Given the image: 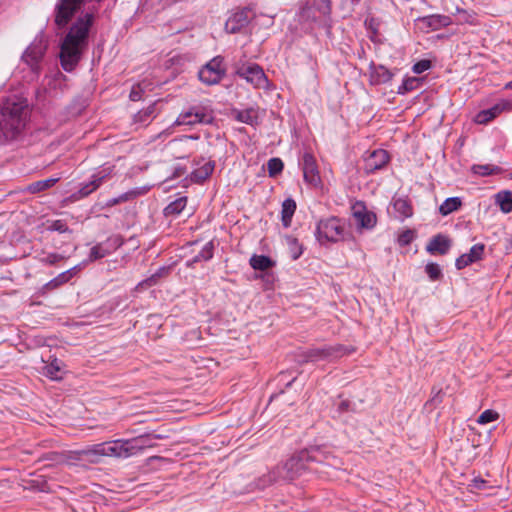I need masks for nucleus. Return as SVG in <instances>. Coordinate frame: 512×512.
I'll list each match as a JSON object with an SVG mask.
<instances>
[{
    "label": "nucleus",
    "mask_w": 512,
    "mask_h": 512,
    "mask_svg": "<svg viewBox=\"0 0 512 512\" xmlns=\"http://www.w3.org/2000/svg\"><path fill=\"white\" fill-rule=\"evenodd\" d=\"M474 259H472L469 255V253L462 254L460 257L456 259V267L457 269H463L469 264L474 263Z\"/></svg>",
    "instance_id": "obj_43"
},
{
    "label": "nucleus",
    "mask_w": 512,
    "mask_h": 512,
    "mask_svg": "<svg viewBox=\"0 0 512 512\" xmlns=\"http://www.w3.org/2000/svg\"><path fill=\"white\" fill-rule=\"evenodd\" d=\"M28 106L22 102H7L0 112V131L6 140H12L25 128Z\"/></svg>",
    "instance_id": "obj_2"
},
{
    "label": "nucleus",
    "mask_w": 512,
    "mask_h": 512,
    "mask_svg": "<svg viewBox=\"0 0 512 512\" xmlns=\"http://www.w3.org/2000/svg\"><path fill=\"white\" fill-rule=\"evenodd\" d=\"M153 438H155V439H162L163 437L161 435H153Z\"/></svg>",
    "instance_id": "obj_59"
},
{
    "label": "nucleus",
    "mask_w": 512,
    "mask_h": 512,
    "mask_svg": "<svg viewBox=\"0 0 512 512\" xmlns=\"http://www.w3.org/2000/svg\"><path fill=\"white\" fill-rule=\"evenodd\" d=\"M81 460H84V456L82 455L81 450L70 451L65 457V461L69 464H73L74 462Z\"/></svg>",
    "instance_id": "obj_46"
},
{
    "label": "nucleus",
    "mask_w": 512,
    "mask_h": 512,
    "mask_svg": "<svg viewBox=\"0 0 512 512\" xmlns=\"http://www.w3.org/2000/svg\"><path fill=\"white\" fill-rule=\"evenodd\" d=\"M225 68L223 66V58L220 56L214 57L209 61L200 71L199 79L207 84L214 85L220 82L225 75Z\"/></svg>",
    "instance_id": "obj_7"
},
{
    "label": "nucleus",
    "mask_w": 512,
    "mask_h": 512,
    "mask_svg": "<svg viewBox=\"0 0 512 512\" xmlns=\"http://www.w3.org/2000/svg\"><path fill=\"white\" fill-rule=\"evenodd\" d=\"M50 228L61 233L68 231L67 225L62 220L53 221Z\"/></svg>",
    "instance_id": "obj_49"
},
{
    "label": "nucleus",
    "mask_w": 512,
    "mask_h": 512,
    "mask_svg": "<svg viewBox=\"0 0 512 512\" xmlns=\"http://www.w3.org/2000/svg\"><path fill=\"white\" fill-rule=\"evenodd\" d=\"M485 484H486V481L483 479L475 478L473 480V487L476 489H482L485 486Z\"/></svg>",
    "instance_id": "obj_53"
},
{
    "label": "nucleus",
    "mask_w": 512,
    "mask_h": 512,
    "mask_svg": "<svg viewBox=\"0 0 512 512\" xmlns=\"http://www.w3.org/2000/svg\"><path fill=\"white\" fill-rule=\"evenodd\" d=\"M431 67V62L429 60H420L413 66V72L416 74H421L428 70Z\"/></svg>",
    "instance_id": "obj_45"
},
{
    "label": "nucleus",
    "mask_w": 512,
    "mask_h": 512,
    "mask_svg": "<svg viewBox=\"0 0 512 512\" xmlns=\"http://www.w3.org/2000/svg\"><path fill=\"white\" fill-rule=\"evenodd\" d=\"M445 10L450 13L452 16L456 17L463 9L460 8L454 2L447 3Z\"/></svg>",
    "instance_id": "obj_50"
},
{
    "label": "nucleus",
    "mask_w": 512,
    "mask_h": 512,
    "mask_svg": "<svg viewBox=\"0 0 512 512\" xmlns=\"http://www.w3.org/2000/svg\"><path fill=\"white\" fill-rule=\"evenodd\" d=\"M412 238H413L412 232L406 231L399 236L398 241L401 245H407L411 242Z\"/></svg>",
    "instance_id": "obj_51"
},
{
    "label": "nucleus",
    "mask_w": 512,
    "mask_h": 512,
    "mask_svg": "<svg viewBox=\"0 0 512 512\" xmlns=\"http://www.w3.org/2000/svg\"><path fill=\"white\" fill-rule=\"evenodd\" d=\"M325 3V7L323 9V14H329L330 13V1L329 0H322Z\"/></svg>",
    "instance_id": "obj_55"
},
{
    "label": "nucleus",
    "mask_w": 512,
    "mask_h": 512,
    "mask_svg": "<svg viewBox=\"0 0 512 512\" xmlns=\"http://www.w3.org/2000/svg\"><path fill=\"white\" fill-rule=\"evenodd\" d=\"M143 89L141 87V84H136L132 87L130 91L129 98L132 101H139L141 99Z\"/></svg>",
    "instance_id": "obj_47"
},
{
    "label": "nucleus",
    "mask_w": 512,
    "mask_h": 512,
    "mask_svg": "<svg viewBox=\"0 0 512 512\" xmlns=\"http://www.w3.org/2000/svg\"><path fill=\"white\" fill-rule=\"evenodd\" d=\"M140 194H141V192L140 191H136V190L126 192V193L122 194L121 196H119L118 198H114V199L110 200L108 202V205L113 206V205H116L118 203L134 199L135 197H137Z\"/></svg>",
    "instance_id": "obj_37"
},
{
    "label": "nucleus",
    "mask_w": 512,
    "mask_h": 512,
    "mask_svg": "<svg viewBox=\"0 0 512 512\" xmlns=\"http://www.w3.org/2000/svg\"><path fill=\"white\" fill-rule=\"evenodd\" d=\"M93 22V15L86 14L79 18L70 28L61 43L60 60L65 71H72L79 63L88 44V33Z\"/></svg>",
    "instance_id": "obj_1"
},
{
    "label": "nucleus",
    "mask_w": 512,
    "mask_h": 512,
    "mask_svg": "<svg viewBox=\"0 0 512 512\" xmlns=\"http://www.w3.org/2000/svg\"><path fill=\"white\" fill-rule=\"evenodd\" d=\"M288 243L294 260L298 259L302 254V246L298 243L296 238H289Z\"/></svg>",
    "instance_id": "obj_41"
},
{
    "label": "nucleus",
    "mask_w": 512,
    "mask_h": 512,
    "mask_svg": "<svg viewBox=\"0 0 512 512\" xmlns=\"http://www.w3.org/2000/svg\"><path fill=\"white\" fill-rule=\"evenodd\" d=\"M81 453L84 456V460L90 464L100 463L102 458L105 457L102 443L88 446L82 449Z\"/></svg>",
    "instance_id": "obj_21"
},
{
    "label": "nucleus",
    "mask_w": 512,
    "mask_h": 512,
    "mask_svg": "<svg viewBox=\"0 0 512 512\" xmlns=\"http://www.w3.org/2000/svg\"><path fill=\"white\" fill-rule=\"evenodd\" d=\"M249 12L250 11L248 9H242L235 12L226 21L225 30L228 33L234 34L239 32L242 28L246 27L250 20Z\"/></svg>",
    "instance_id": "obj_14"
},
{
    "label": "nucleus",
    "mask_w": 512,
    "mask_h": 512,
    "mask_svg": "<svg viewBox=\"0 0 512 512\" xmlns=\"http://www.w3.org/2000/svg\"><path fill=\"white\" fill-rule=\"evenodd\" d=\"M214 170V165L211 162L205 163L198 169H195L192 173V179L196 182H202L206 180Z\"/></svg>",
    "instance_id": "obj_31"
},
{
    "label": "nucleus",
    "mask_w": 512,
    "mask_h": 512,
    "mask_svg": "<svg viewBox=\"0 0 512 512\" xmlns=\"http://www.w3.org/2000/svg\"><path fill=\"white\" fill-rule=\"evenodd\" d=\"M347 236L345 223L337 217H330L319 221L316 229L317 240L324 244L326 242L344 241Z\"/></svg>",
    "instance_id": "obj_5"
},
{
    "label": "nucleus",
    "mask_w": 512,
    "mask_h": 512,
    "mask_svg": "<svg viewBox=\"0 0 512 512\" xmlns=\"http://www.w3.org/2000/svg\"><path fill=\"white\" fill-rule=\"evenodd\" d=\"M236 74L252 84L255 88L269 89V80L263 69L257 64H241L236 68Z\"/></svg>",
    "instance_id": "obj_6"
},
{
    "label": "nucleus",
    "mask_w": 512,
    "mask_h": 512,
    "mask_svg": "<svg viewBox=\"0 0 512 512\" xmlns=\"http://www.w3.org/2000/svg\"><path fill=\"white\" fill-rule=\"evenodd\" d=\"M474 259H472L469 255V253L462 254L460 257L456 259V267L457 269H463L469 264L474 263Z\"/></svg>",
    "instance_id": "obj_44"
},
{
    "label": "nucleus",
    "mask_w": 512,
    "mask_h": 512,
    "mask_svg": "<svg viewBox=\"0 0 512 512\" xmlns=\"http://www.w3.org/2000/svg\"><path fill=\"white\" fill-rule=\"evenodd\" d=\"M352 350L347 349L343 345L326 346L323 348H314L306 353L308 361H318L325 359L337 358L350 353Z\"/></svg>",
    "instance_id": "obj_9"
},
{
    "label": "nucleus",
    "mask_w": 512,
    "mask_h": 512,
    "mask_svg": "<svg viewBox=\"0 0 512 512\" xmlns=\"http://www.w3.org/2000/svg\"><path fill=\"white\" fill-rule=\"evenodd\" d=\"M348 408H349V402L346 400L342 401L339 405V410H341V411H346V410H348Z\"/></svg>",
    "instance_id": "obj_56"
},
{
    "label": "nucleus",
    "mask_w": 512,
    "mask_h": 512,
    "mask_svg": "<svg viewBox=\"0 0 512 512\" xmlns=\"http://www.w3.org/2000/svg\"><path fill=\"white\" fill-rule=\"evenodd\" d=\"M62 259H63V256L56 254V253H52V254L47 255L45 258H43L42 262L49 264V265H54L55 263L59 262Z\"/></svg>",
    "instance_id": "obj_48"
},
{
    "label": "nucleus",
    "mask_w": 512,
    "mask_h": 512,
    "mask_svg": "<svg viewBox=\"0 0 512 512\" xmlns=\"http://www.w3.org/2000/svg\"><path fill=\"white\" fill-rule=\"evenodd\" d=\"M46 48L47 45L43 39H35L23 54V60L33 71H37L38 63L43 58Z\"/></svg>",
    "instance_id": "obj_11"
},
{
    "label": "nucleus",
    "mask_w": 512,
    "mask_h": 512,
    "mask_svg": "<svg viewBox=\"0 0 512 512\" xmlns=\"http://www.w3.org/2000/svg\"><path fill=\"white\" fill-rule=\"evenodd\" d=\"M472 171L474 174L487 176L492 174H498L501 172V169L497 166L486 164V165H473Z\"/></svg>",
    "instance_id": "obj_34"
},
{
    "label": "nucleus",
    "mask_w": 512,
    "mask_h": 512,
    "mask_svg": "<svg viewBox=\"0 0 512 512\" xmlns=\"http://www.w3.org/2000/svg\"><path fill=\"white\" fill-rule=\"evenodd\" d=\"M108 254H109V251L107 249L103 248V246L101 244H98L91 248L90 260L94 261V260L103 258Z\"/></svg>",
    "instance_id": "obj_39"
},
{
    "label": "nucleus",
    "mask_w": 512,
    "mask_h": 512,
    "mask_svg": "<svg viewBox=\"0 0 512 512\" xmlns=\"http://www.w3.org/2000/svg\"><path fill=\"white\" fill-rule=\"evenodd\" d=\"M303 176L305 181L313 187H318L321 184L316 159L310 153L303 155Z\"/></svg>",
    "instance_id": "obj_12"
},
{
    "label": "nucleus",
    "mask_w": 512,
    "mask_h": 512,
    "mask_svg": "<svg viewBox=\"0 0 512 512\" xmlns=\"http://www.w3.org/2000/svg\"><path fill=\"white\" fill-rule=\"evenodd\" d=\"M58 180H59L58 178H49V179L33 182L26 187V191L29 193L35 194V193L47 190V189L51 188L52 186H54Z\"/></svg>",
    "instance_id": "obj_25"
},
{
    "label": "nucleus",
    "mask_w": 512,
    "mask_h": 512,
    "mask_svg": "<svg viewBox=\"0 0 512 512\" xmlns=\"http://www.w3.org/2000/svg\"><path fill=\"white\" fill-rule=\"evenodd\" d=\"M511 104L509 102H502L494 105L490 109L480 111L475 116V122L478 124H486L489 121L493 120L495 117H497L500 113H502L505 110H510Z\"/></svg>",
    "instance_id": "obj_16"
},
{
    "label": "nucleus",
    "mask_w": 512,
    "mask_h": 512,
    "mask_svg": "<svg viewBox=\"0 0 512 512\" xmlns=\"http://www.w3.org/2000/svg\"><path fill=\"white\" fill-rule=\"evenodd\" d=\"M392 72L383 65L370 66V83L380 85L389 82L392 79Z\"/></svg>",
    "instance_id": "obj_20"
},
{
    "label": "nucleus",
    "mask_w": 512,
    "mask_h": 512,
    "mask_svg": "<svg viewBox=\"0 0 512 512\" xmlns=\"http://www.w3.org/2000/svg\"><path fill=\"white\" fill-rule=\"evenodd\" d=\"M461 199L458 197H451L446 199L439 207V212L441 215L446 216L461 207Z\"/></svg>",
    "instance_id": "obj_28"
},
{
    "label": "nucleus",
    "mask_w": 512,
    "mask_h": 512,
    "mask_svg": "<svg viewBox=\"0 0 512 512\" xmlns=\"http://www.w3.org/2000/svg\"><path fill=\"white\" fill-rule=\"evenodd\" d=\"M496 201L500 206V209L504 213L512 211V193L509 191L500 192L496 196Z\"/></svg>",
    "instance_id": "obj_33"
},
{
    "label": "nucleus",
    "mask_w": 512,
    "mask_h": 512,
    "mask_svg": "<svg viewBox=\"0 0 512 512\" xmlns=\"http://www.w3.org/2000/svg\"><path fill=\"white\" fill-rule=\"evenodd\" d=\"M419 21L426 27H431L432 29H438L441 26H448L453 22L449 16L444 15H432L421 18Z\"/></svg>",
    "instance_id": "obj_23"
},
{
    "label": "nucleus",
    "mask_w": 512,
    "mask_h": 512,
    "mask_svg": "<svg viewBox=\"0 0 512 512\" xmlns=\"http://www.w3.org/2000/svg\"><path fill=\"white\" fill-rule=\"evenodd\" d=\"M84 0H60L57 5L55 23L58 27H64L80 8Z\"/></svg>",
    "instance_id": "obj_10"
},
{
    "label": "nucleus",
    "mask_w": 512,
    "mask_h": 512,
    "mask_svg": "<svg viewBox=\"0 0 512 512\" xmlns=\"http://www.w3.org/2000/svg\"><path fill=\"white\" fill-rule=\"evenodd\" d=\"M389 161L388 153L383 149L373 151L367 158H365L364 169L366 173H372L378 169L383 168Z\"/></svg>",
    "instance_id": "obj_15"
},
{
    "label": "nucleus",
    "mask_w": 512,
    "mask_h": 512,
    "mask_svg": "<svg viewBox=\"0 0 512 512\" xmlns=\"http://www.w3.org/2000/svg\"><path fill=\"white\" fill-rule=\"evenodd\" d=\"M393 208L401 217L404 218H408L413 214L410 202L404 198L395 199L393 202Z\"/></svg>",
    "instance_id": "obj_27"
},
{
    "label": "nucleus",
    "mask_w": 512,
    "mask_h": 512,
    "mask_svg": "<svg viewBox=\"0 0 512 512\" xmlns=\"http://www.w3.org/2000/svg\"><path fill=\"white\" fill-rule=\"evenodd\" d=\"M43 373L45 376L52 380H60L61 379V365L57 359H54L49 364H46L43 368Z\"/></svg>",
    "instance_id": "obj_32"
},
{
    "label": "nucleus",
    "mask_w": 512,
    "mask_h": 512,
    "mask_svg": "<svg viewBox=\"0 0 512 512\" xmlns=\"http://www.w3.org/2000/svg\"><path fill=\"white\" fill-rule=\"evenodd\" d=\"M212 114L205 109L193 107L181 113L175 121L176 125H195L197 123H211Z\"/></svg>",
    "instance_id": "obj_8"
},
{
    "label": "nucleus",
    "mask_w": 512,
    "mask_h": 512,
    "mask_svg": "<svg viewBox=\"0 0 512 512\" xmlns=\"http://www.w3.org/2000/svg\"><path fill=\"white\" fill-rule=\"evenodd\" d=\"M237 118L239 121L246 124H253L256 119V112L253 109H248L238 113Z\"/></svg>",
    "instance_id": "obj_38"
},
{
    "label": "nucleus",
    "mask_w": 512,
    "mask_h": 512,
    "mask_svg": "<svg viewBox=\"0 0 512 512\" xmlns=\"http://www.w3.org/2000/svg\"><path fill=\"white\" fill-rule=\"evenodd\" d=\"M500 415L498 412L492 410V409H487L485 411H483L478 419H477V422L479 424H487V423H490V422H493V421H497L499 419Z\"/></svg>",
    "instance_id": "obj_35"
},
{
    "label": "nucleus",
    "mask_w": 512,
    "mask_h": 512,
    "mask_svg": "<svg viewBox=\"0 0 512 512\" xmlns=\"http://www.w3.org/2000/svg\"><path fill=\"white\" fill-rule=\"evenodd\" d=\"M457 24L478 25L477 14L473 10L463 9L454 20Z\"/></svg>",
    "instance_id": "obj_30"
},
{
    "label": "nucleus",
    "mask_w": 512,
    "mask_h": 512,
    "mask_svg": "<svg viewBox=\"0 0 512 512\" xmlns=\"http://www.w3.org/2000/svg\"><path fill=\"white\" fill-rule=\"evenodd\" d=\"M353 216L357 221V224L361 228H372L376 223V216L372 212L366 210V208L357 204L353 207Z\"/></svg>",
    "instance_id": "obj_17"
},
{
    "label": "nucleus",
    "mask_w": 512,
    "mask_h": 512,
    "mask_svg": "<svg viewBox=\"0 0 512 512\" xmlns=\"http://www.w3.org/2000/svg\"><path fill=\"white\" fill-rule=\"evenodd\" d=\"M153 111H154V106L152 105V106L148 107L144 113H145V115L148 116V115L152 114Z\"/></svg>",
    "instance_id": "obj_57"
},
{
    "label": "nucleus",
    "mask_w": 512,
    "mask_h": 512,
    "mask_svg": "<svg viewBox=\"0 0 512 512\" xmlns=\"http://www.w3.org/2000/svg\"><path fill=\"white\" fill-rule=\"evenodd\" d=\"M425 270L431 280H437L441 276V269L436 263L427 264Z\"/></svg>",
    "instance_id": "obj_40"
},
{
    "label": "nucleus",
    "mask_w": 512,
    "mask_h": 512,
    "mask_svg": "<svg viewBox=\"0 0 512 512\" xmlns=\"http://www.w3.org/2000/svg\"><path fill=\"white\" fill-rule=\"evenodd\" d=\"M326 458L327 456L319 448L304 450L298 455L290 457L283 465L278 466L275 473L278 479L291 481L308 468V462H323Z\"/></svg>",
    "instance_id": "obj_3"
},
{
    "label": "nucleus",
    "mask_w": 512,
    "mask_h": 512,
    "mask_svg": "<svg viewBox=\"0 0 512 512\" xmlns=\"http://www.w3.org/2000/svg\"><path fill=\"white\" fill-rule=\"evenodd\" d=\"M250 265L255 270L266 271L274 266V262L264 255H253L250 258Z\"/></svg>",
    "instance_id": "obj_26"
},
{
    "label": "nucleus",
    "mask_w": 512,
    "mask_h": 512,
    "mask_svg": "<svg viewBox=\"0 0 512 512\" xmlns=\"http://www.w3.org/2000/svg\"><path fill=\"white\" fill-rule=\"evenodd\" d=\"M151 435H142L132 439H117L112 441L103 442L104 456L113 458H128L138 452L142 451L145 447H150L145 439Z\"/></svg>",
    "instance_id": "obj_4"
},
{
    "label": "nucleus",
    "mask_w": 512,
    "mask_h": 512,
    "mask_svg": "<svg viewBox=\"0 0 512 512\" xmlns=\"http://www.w3.org/2000/svg\"><path fill=\"white\" fill-rule=\"evenodd\" d=\"M484 249H485L484 244H476L471 247V249L469 251V255L476 262L482 258Z\"/></svg>",
    "instance_id": "obj_42"
},
{
    "label": "nucleus",
    "mask_w": 512,
    "mask_h": 512,
    "mask_svg": "<svg viewBox=\"0 0 512 512\" xmlns=\"http://www.w3.org/2000/svg\"><path fill=\"white\" fill-rule=\"evenodd\" d=\"M450 247L451 240L445 235L438 234L429 241L426 249L432 255H444L448 252Z\"/></svg>",
    "instance_id": "obj_18"
},
{
    "label": "nucleus",
    "mask_w": 512,
    "mask_h": 512,
    "mask_svg": "<svg viewBox=\"0 0 512 512\" xmlns=\"http://www.w3.org/2000/svg\"><path fill=\"white\" fill-rule=\"evenodd\" d=\"M158 276H159V274H158V273H156V274L152 275L150 278H148L147 280H145V281L143 282V284H146L147 286H152V285L156 284Z\"/></svg>",
    "instance_id": "obj_54"
},
{
    "label": "nucleus",
    "mask_w": 512,
    "mask_h": 512,
    "mask_svg": "<svg viewBox=\"0 0 512 512\" xmlns=\"http://www.w3.org/2000/svg\"><path fill=\"white\" fill-rule=\"evenodd\" d=\"M295 210H296V202L291 199V198H288L286 200H284V202L282 203V223L284 225V227H289L291 225V221H292V217L295 213Z\"/></svg>",
    "instance_id": "obj_24"
},
{
    "label": "nucleus",
    "mask_w": 512,
    "mask_h": 512,
    "mask_svg": "<svg viewBox=\"0 0 512 512\" xmlns=\"http://www.w3.org/2000/svg\"><path fill=\"white\" fill-rule=\"evenodd\" d=\"M79 270L78 266H75L65 272L60 273L57 277L45 284L44 289L53 290L61 285L67 283Z\"/></svg>",
    "instance_id": "obj_22"
},
{
    "label": "nucleus",
    "mask_w": 512,
    "mask_h": 512,
    "mask_svg": "<svg viewBox=\"0 0 512 512\" xmlns=\"http://www.w3.org/2000/svg\"><path fill=\"white\" fill-rule=\"evenodd\" d=\"M197 139V137H195ZM193 137L185 136L170 143L172 154L175 158L183 159L192 155L195 151L192 141Z\"/></svg>",
    "instance_id": "obj_13"
},
{
    "label": "nucleus",
    "mask_w": 512,
    "mask_h": 512,
    "mask_svg": "<svg viewBox=\"0 0 512 512\" xmlns=\"http://www.w3.org/2000/svg\"><path fill=\"white\" fill-rule=\"evenodd\" d=\"M187 205V197H180L171 202L165 209V216H175L180 214Z\"/></svg>",
    "instance_id": "obj_29"
},
{
    "label": "nucleus",
    "mask_w": 512,
    "mask_h": 512,
    "mask_svg": "<svg viewBox=\"0 0 512 512\" xmlns=\"http://www.w3.org/2000/svg\"><path fill=\"white\" fill-rule=\"evenodd\" d=\"M110 174V171L102 170L92 176V180L83 185L77 192V198H83L90 195L95 191L101 184L102 181Z\"/></svg>",
    "instance_id": "obj_19"
},
{
    "label": "nucleus",
    "mask_w": 512,
    "mask_h": 512,
    "mask_svg": "<svg viewBox=\"0 0 512 512\" xmlns=\"http://www.w3.org/2000/svg\"><path fill=\"white\" fill-rule=\"evenodd\" d=\"M283 169V162L279 158H271L268 161V172L270 176H275Z\"/></svg>",
    "instance_id": "obj_36"
},
{
    "label": "nucleus",
    "mask_w": 512,
    "mask_h": 512,
    "mask_svg": "<svg viewBox=\"0 0 512 512\" xmlns=\"http://www.w3.org/2000/svg\"><path fill=\"white\" fill-rule=\"evenodd\" d=\"M212 247H213V246H212V243H211V242H210V243H207V244L205 245V247H204V249H203V253H204V254H203V258H204L205 260H208V259H210V258L212 257Z\"/></svg>",
    "instance_id": "obj_52"
},
{
    "label": "nucleus",
    "mask_w": 512,
    "mask_h": 512,
    "mask_svg": "<svg viewBox=\"0 0 512 512\" xmlns=\"http://www.w3.org/2000/svg\"><path fill=\"white\" fill-rule=\"evenodd\" d=\"M504 88L508 89V90H512V80L510 82L506 83Z\"/></svg>",
    "instance_id": "obj_58"
}]
</instances>
